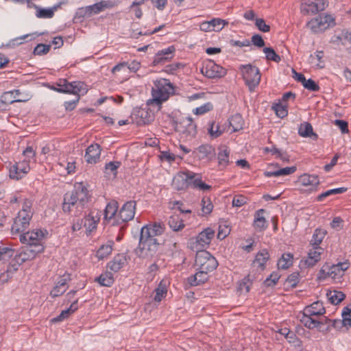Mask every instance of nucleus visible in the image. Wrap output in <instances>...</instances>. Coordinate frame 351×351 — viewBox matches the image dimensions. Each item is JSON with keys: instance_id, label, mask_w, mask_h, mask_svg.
<instances>
[{"instance_id": "f257e3e1", "label": "nucleus", "mask_w": 351, "mask_h": 351, "mask_svg": "<svg viewBox=\"0 0 351 351\" xmlns=\"http://www.w3.org/2000/svg\"><path fill=\"white\" fill-rule=\"evenodd\" d=\"M90 195L85 185L82 182H77L74 189L64 195L62 210L64 213H70L71 207L75 206L78 211H82L89 202Z\"/></svg>"}, {"instance_id": "f03ea898", "label": "nucleus", "mask_w": 351, "mask_h": 351, "mask_svg": "<svg viewBox=\"0 0 351 351\" xmlns=\"http://www.w3.org/2000/svg\"><path fill=\"white\" fill-rule=\"evenodd\" d=\"M174 94V86L169 80L161 78L154 82V86L152 90V99L148 104H156L160 106L167 101L171 95Z\"/></svg>"}, {"instance_id": "7ed1b4c3", "label": "nucleus", "mask_w": 351, "mask_h": 351, "mask_svg": "<svg viewBox=\"0 0 351 351\" xmlns=\"http://www.w3.org/2000/svg\"><path fill=\"white\" fill-rule=\"evenodd\" d=\"M159 245L157 239H148L140 235L138 246L135 250V253L139 258H151L156 254Z\"/></svg>"}, {"instance_id": "20e7f679", "label": "nucleus", "mask_w": 351, "mask_h": 351, "mask_svg": "<svg viewBox=\"0 0 351 351\" xmlns=\"http://www.w3.org/2000/svg\"><path fill=\"white\" fill-rule=\"evenodd\" d=\"M243 78L250 91L252 92L260 83L261 75L258 68L252 64L241 65Z\"/></svg>"}, {"instance_id": "39448f33", "label": "nucleus", "mask_w": 351, "mask_h": 351, "mask_svg": "<svg viewBox=\"0 0 351 351\" xmlns=\"http://www.w3.org/2000/svg\"><path fill=\"white\" fill-rule=\"evenodd\" d=\"M56 85L58 86V93L76 95H84L88 91L87 85L81 81L69 82L66 79H60Z\"/></svg>"}, {"instance_id": "423d86ee", "label": "nucleus", "mask_w": 351, "mask_h": 351, "mask_svg": "<svg viewBox=\"0 0 351 351\" xmlns=\"http://www.w3.org/2000/svg\"><path fill=\"white\" fill-rule=\"evenodd\" d=\"M195 264L198 267V269L207 272L214 271L218 266L217 259L210 252L204 250H197Z\"/></svg>"}, {"instance_id": "0eeeda50", "label": "nucleus", "mask_w": 351, "mask_h": 351, "mask_svg": "<svg viewBox=\"0 0 351 351\" xmlns=\"http://www.w3.org/2000/svg\"><path fill=\"white\" fill-rule=\"evenodd\" d=\"M335 19L329 14L319 15L311 19L306 26L314 33L322 32L328 27L335 25Z\"/></svg>"}, {"instance_id": "6e6552de", "label": "nucleus", "mask_w": 351, "mask_h": 351, "mask_svg": "<svg viewBox=\"0 0 351 351\" xmlns=\"http://www.w3.org/2000/svg\"><path fill=\"white\" fill-rule=\"evenodd\" d=\"M32 217V214H27L25 211H19L12 226V233L24 232L27 229Z\"/></svg>"}, {"instance_id": "1a4fd4ad", "label": "nucleus", "mask_w": 351, "mask_h": 351, "mask_svg": "<svg viewBox=\"0 0 351 351\" xmlns=\"http://www.w3.org/2000/svg\"><path fill=\"white\" fill-rule=\"evenodd\" d=\"M215 235V231L210 228H207L201 232L195 238L191 239V244H195V247L197 250L204 247L208 245Z\"/></svg>"}, {"instance_id": "9d476101", "label": "nucleus", "mask_w": 351, "mask_h": 351, "mask_svg": "<svg viewBox=\"0 0 351 351\" xmlns=\"http://www.w3.org/2000/svg\"><path fill=\"white\" fill-rule=\"evenodd\" d=\"M45 247L43 244H26L22 249L19 256L23 262L28 260H33L37 254L44 252Z\"/></svg>"}, {"instance_id": "9b49d317", "label": "nucleus", "mask_w": 351, "mask_h": 351, "mask_svg": "<svg viewBox=\"0 0 351 351\" xmlns=\"http://www.w3.org/2000/svg\"><path fill=\"white\" fill-rule=\"evenodd\" d=\"M29 162V160H24L13 165L10 168V178L19 180L26 175L30 169Z\"/></svg>"}, {"instance_id": "f8f14e48", "label": "nucleus", "mask_w": 351, "mask_h": 351, "mask_svg": "<svg viewBox=\"0 0 351 351\" xmlns=\"http://www.w3.org/2000/svg\"><path fill=\"white\" fill-rule=\"evenodd\" d=\"M194 178L193 172L177 174L172 181L173 187L177 191L184 190L190 185V181Z\"/></svg>"}, {"instance_id": "ddd939ff", "label": "nucleus", "mask_w": 351, "mask_h": 351, "mask_svg": "<svg viewBox=\"0 0 351 351\" xmlns=\"http://www.w3.org/2000/svg\"><path fill=\"white\" fill-rule=\"evenodd\" d=\"M326 6L325 0H315V1H310L305 0V2L302 5V12L304 14H315L319 11L324 10Z\"/></svg>"}, {"instance_id": "4468645a", "label": "nucleus", "mask_w": 351, "mask_h": 351, "mask_svg": "<svg viewBox=\"0 0 351 351\" xmlns=\"http://www.w3.org/2000/svg\"><path fill=\"white\" fill-rule=\"evenodd\" d=\"M164 229L163 225L160 223L146 225L141 228L140 235L148 239H156V236L161 235L163 233Z\"/></svg>"}, {"instance_id": "2eb2a0df", "label": "nucleus", "mask_w": 351, "mask_h": 351, "mask_svg": "<svg viewBox=\"0 0 351 351\" xmlns=\"http://www.w3.org/2000/svg\"><path fill=\"white\" fill-rule=\"evenodd\" d=\"M44 234L40 230L23 232L20 236V241L25 244H42Z\"/></svg>"}, {"instance_id": "dca6fc26", "label": "nucleus", "mask_w": 351, "mask_h": 351, "mask_svg": "<svg viewBox=\"0 0 351 351\" xmlns=\"http://www.w3.org/2000/svg\"><path fill=\"white\" fill-rule=\"evenodd\" d=\"M136 202L128 201L123 204L119 213V217L123 222L133 219L135 215Z\"/></svg>"}, {"instance_id": "f3484780", "label": "nucleus", "mask_w": 351, "mask_h": 351, "mask_svg": "<svg viewBox=\"0 0 351 351\" xmlns=\"http://www.w3.org/2000/svg\"><path fill=\"white\" fill-rule=\"evenodd\" d=\"M100 219V215L98 210H91L90 213L84 217V228L86 234H90L93 230L97 228V224Z\"/></svg>"}, {"instance_id": "a211bd4d", "label": "nucleus", "mask_w": 351, "mask_h": 351, "mask_svg": "<svg viewBox=\"0 0 351 351\" xmlns=\"http://www.w3.org/2000/svg\"><path fill=\"white\" fill-rule=\"evenodd\" d=\"M175 51L174 46H170L167 49L159 51L154 56L152 65L164 64L166 61L171 60Z\"/></svg>"}, {"instance_id": "6ab92c4d", "label": "nucleus", "mask_w": 351, "mask_h": 351, "mask_svg": "<svg viewBox=\"0 0 351 351\" xmlns=\"http://www.w3.org/2000/svg\"><path fill=\"white\" fill-rule=\"evenodd\" d=\"M194 153L199 160H211L215 156V149L213 146L205 144L198 147Z\"/></svg>"}, {"instance_id": "aec40b11", "label": "nucleus", "mask_w": 351, "mask_h": 351, "mask_svg": "<svg viewBox=\"0 0 351 351\" xmlns=\"http://www.w3.org/2000/svg\"><path fill=\"white\" fill-rule=\"evenodd\" d=\"M101 155L100 145L97 143L92 144L88 147L84 156L88 163L95 164L99 159Z\"/></svg>"}, {"instance_id": "412c9836", "label": "nucleus", "mask_w": 351, "mask_h": 351, "mask_svg": "<svg viewBox=\"0 0 351 351\" xmlns=\"http://www.w3.org/2000/svg\"><path fill=\"white\" fill-rule=\"evenodd\" d=\"M323 251L324 249L321 247H313L312 249L309 250L308 256L305 260V264L308 267L315 266L316 263L321 260V254Z\"/></svg>"}, {"instance_id": "4be33fe9", "label": "nucleus", "mask_w": 351, "mask_h": 351, "mask_svg": "<svg viewBox=\"0 0 351 351\" xmlns=\"http://www.w3.org/2000/svg\"><path fill=\"white\" fill-rule=\"evenodd\" d=\"M201 71L208 78L218 77L222 75V68L212 62L203 66Z\"/></svg>"}, {"instance_id": "5701e85b", "label": "nucleus", "mask_w": 351, "mask_h": 351, "mask_svg": "<svg viewBox=\"0 0 351 351\" xmlns=\"http://www.w3.org/2000/svg\"><path fill=\"white\" fill-rule=\"evenodd\" d=\"M299 182L305 186H311L310 190H315L319 184V180L317 176L304 173L299 178Z\"/></svg>"}, {"instance_id": "b1692460", "label": "nucleus", "mask_w": 351, "mask_h": 351, "mask_svg": "<svg viewBox=\"0 0 351 351\" xmlns=\"http://www.w3.org/2000/svg\"><path fill=\"white\" fill-rule=\"evenodd\" d=\"M195 274L188 278V282L191 286H197L206 282L208 279V273L202 269H198Z\"/></svg>"}, {"instance_id": "393cba45", "label": "nucleus", "mask_w": 351, "mask_h": 351, "mask_svg": "<svg viewBox=\"0 0 351 351\" xmlns=\"http://www.w3.org/2000/svg\"><path fill=\"white\" fill-rule=\"evenodd\" d=\"M113 7V3L110 1H101L93 5L87 6V10H89V14H96L100 12L104 11L106 8H110Z\"/></svg>"}, {"instance_id": "a878e982", "label": "nucleus", "mask_w": 351, "mask_h": 351, "mask_svg": "<svg viewBox=\"0 0 351 351\" xmlns=\"http://www.w3.org/2000/svg\"><path fill=\"white\" fill-rule=\"evenodd\" d=\"M298 134L302 137H311L314 141L318 138L317 134L313 132V127L308 122H304L300 124L298 128Z\"/></svg>"}, {"instance_id": "bb28decb", "label": "nucleus", "mask_w": 351, "mask_h": 351, "mask_svg": "<svg viewBox=\"0 0 351 351\" xmlns=\"http://www.w3.org/2000/svg\"><path fill=\"white\" fill-rule=\"evenodd\" d=\"M126 262V256L123 254H118L114 257L113 260L108 263V267L110 270L117 272L123 267Z\"/></svg>"}, {"instance_id": "cd10ccee", "label": "nucleus", "mask_w": 351, "mask_h": 351, "mask_svg": "<svg viewBox=\"0 0 351 351\" xmlns=\"http://www.w3.org/2000/svg\"><path fill=\"white\" fill-rule=\"evenodd\" d=\"M265 213V210L261 208L256 211L254 215V226L260 231L264 230L267 227V221L263 216Z\"/></svg>"}, {"instance_id": "c85d7f7f", "label": "nucleus", "mask_w": 351, "mask_h": 351, "mask_svg": "<svg viewBox=\"0 0 351 351\" xmlns=\"http://www.w3.org/2000/svg\"><path fill=\"white\" fill-rule=\"evenodd\" d=\"M304 311L305 313H308V315H322L326 313L322 302L319 301L315 302L306 307Z\"/></svg>"}, {"instance_id": "c756f323", "label": "nucleus", "mask_w": 351, "mask_h": 351, "mask_svg": "<svg viewBox=\"0 0 351 351\" xmlns=\"http://www.w3.org/2000/svg\"><path fill=\"white\" fill-rule=\"evenodd\" d=\"M313 315H308V313H304L300 318V322L308 328L313 329L315 328H317L320 325H323L324 323L321 321L316 320L313 319L312 317Z\"/></svg>"}, {"instance_id": "7c9ffc66", "label": "nucleus", "mask_w": 351, "mask_h": 351, "mask_svg": "<svg viewBox=\"0 0 351 351\" xmlns=\"http://www.w3.org/2000/svg\"><path fill=\"white\" fill-rule=\"evenodd\" d=\"M121 166V162L112 161L106 164L105 174L108 179H114L117 175V169Z\"/></svg>"}, {"instance_id": "2f4dec72", "label": "nucleus", "mask_w": 351, "mask_h": 351, "mask_svg": "<svg viewBox=\"0 0 351 351\" xmlns=\"http://www.w3.org/2000/svg\"><path fill=\"white\" fill-rule=\"evenodd\" d=\"M326 296L330 302L334 305L339 304L346 298V295L342 291L337 290H328Z\"/></svg>"}, {"instance_id": "473e14b6", "label": "nucleus", "mask_w": 351, "mask_h": 351, "mask_svg": "<svg viewBox=\"0 0 351 351\" xmlns=\"http://www.w3.org/2000/svg\"><path fill=\"white\" fill-rule=\"evenodd\" d=\"M219 149V152L217 155L219 165L222 167H226L230 163V150H228L226 146H221Z\"/></svg>"}, {"instance_id": "72a5a7b5", "label": "nucleus", "mask_w": 351, "mask_h": 351, "mask_svg": "<svg viewBox=\"0 0 351 351\" xmlns=\"http://www.w3.org/2000/svg\"><path fill=\"white\" fill-rule=\"evenodd\" d=\"M118 202L117 201L109 202L104 210V220L109 221L112 219L118 210Z\"/></svg>"}, {"instance_id": "f704fd0d", "label": "nucleus", "mask_w": 351, "mask_h": 351, "mask_svg": "<svg viewBox=\"0 0 351 351\" xmlns=\"http://www.w3.org/2000/svg\"><path fill=\"white\" fill-rule=\"evenodd\" d=\"M326 234L327 231L326 230L322 228H317L313 234L312 239L310 241V244L313 247H319V245L322 242Z\"/></svg>"}, {"instance_id": "c9c22d12", "label": "nucleus", "mask_w": 351, "mask_h": 351, "mask_svg": "<svg viewBox=\"0 0 351 351\" xmlns=\"http://www.w3.org/2000/svg\"><path fill=\"white\" fill-rule=\"evenodd\" d=\"M269 258V254L267 250H263L256 254L253 264H258V267H259L261 270H263L265 269V264Z\"/></svg>"}, {"instance_id": "e433bc0d", "label": "nucleus", "mask_w": 351, "mask_h": 351, "mask_svg": "<svg viewBox=\"0 0 351 351\" xmlns=\"http://www.w3.org/2000/svg\"><path fill=\"white\" fill-rule=\"evenodd\" d=\"M168 224L173 231H179L184 227L182 219L178 215L171 216L169 219Z\"/></svg>"}, {"instance_id": "4c0bfd02", "label": "nucleus", "mask_w": 351, "mask_h": 351, "mask_svg": "<svg viewBox=\"0 0 351 351\" xmlns=\"http://www.w3.org/2000/svg\"><path fill=\"white\" fill-rule=\"evenodd\" d=\"M230 125L232 128L233 132H237L243 129L244 121L239 114H236L229 119Z\"/></svg>"}, {"instance_id": "58836bf2", "label": "nucleus", "mask_w": 351, "mask_h": 351, "mask_svg": "<svg viewBox=\"0 0 351 351\" xmlns=\"http://www.w3.org/2000/svg\"><path fill=\"white\" fill-rule=\"evenodd\" d=\"M293 256L291 253L283 254L278 262V267L282 269H287L293 264Z\"/></svg>"}, {"instance_id": "ea45409f", "label": "nucleus", "mask_w": 351, "mask_h": 351, "mask_svg": "<svg viewBox=\"0 0 351 351\" xmlns=\"http://www.w3.org/2000/svg\"><path fill=\"white\" fill-rule=\"evenodd\" d=\"M97 281L101 286L110 287L114 282L112 274L110 272H106L101 274L99 276L96 278Z\"/></svg>"}, {"instance_id": "a19ab883", "label": "nucleus", "mask_w": 351, "mask_h": 351, "mask_svg": "<svg viewBox=\"0 0 351 351\" xmlns=\"http://www.w3.org/2000/svg\"><path fill=\"white\" fill-rule=\"evenodd\" d=\"M346 191H347V188H346V187H340V188L330 189V190H328V191L324 192V193H321L320 195H319L317 197V200L319 202H321L324 198H326L330 195L341 194V193L346 192Z\"/></svg>"}, {"instance_id": "79ce46f5", "label": "nucleus", "mask_w": 351, "mask_h": 351, "mask_svg": "<svg viewBox=\"0 0 351 351\" xmlns=\"http://www.w3.org/2000/svg\"><path fill=\"white\" fill-rule=\"evenodd\" d=\"M208 22L210 25L212 31L217 32L221 31L226 25L228 24V22L226 21V20H223L218 18L213 19Z\"/></svg>"}, {"instance_id": "37998d69", "label": "nucleus", "mask_w": 351, "mask_h": 351, "mask_svg": "<svg viewBox=\"0 0 351 351\" xmlns=\"http://www.w3.org/2000/svg\"><path fill=\"white\" fill-rule=\"evenodd\" d=\"M156 295L154 300L156 302H160L163 298H165L167 293L166 285L160 282L158 287L155 289Z\"/></svg>"}, {"instance_id": "c03bdc74", "label": "nucleus", "mask_w": 351, "mask_h": 351, "mask_svg": "<svg viewBox=\"0 0 351 351\" xmlns=\"http://www.w3.org/2000/svg\"><path fill=\"white\" fill-rule=\"evenodd\" d=\"M13 94H14V91H9V92L4 93L1 95V99H0V103L5 104V105H8V104H12L14 102H21V101H24V100H21V99H13V97H12Z\"/></svg>"}, {"instance_id": "a18cd8bd", "label": "nucleus", "mask_w": 351, "mask_h": 351, "mask_svg": "<svg viewBox=\"0 0 351 351\" xmlns=\"http://www.w3.org/2000/svg\"><path fill=\"white\" fill-rule=\"evenodd\" d=\"M264 53L266 54V59L267 60H272L275 62H280L281 60V58L279 55H278L273 48L271 47H265L263 49Z\"/></svg>"}, {"instance_id": "49530a36", "label": "nucleus", "mask_w": 351, "mask_h": 351, "mask_svg": "<svg viewBox=\"0 0 351 351\" xmlns=\"http://www.w3.org/2000/svg\"><path fill=\"white\" fill-rule=\"evenodd\" d=\"M112 250V245H103L97 252V256L99 259H104L111 254Z\"/></svg>"}, {"instance_id": "de8ad7c7", "label": "nucleus", "mask_w": 351, "mask_h": 351, "mask_svg": "<svg viewBox=\"0 0 351 351\" xmlns=\"http://www.w3.org/2000/svg\"><path fill=\"white\" fill-rule=\"evenodd\" d=\"M252 280L253 279L251 278L250 274L245 276L239 283V290L241 291L245 290L246 293H248L250 291Z\"/></svg>"}, {"instance_id": "09e8293b", "label": "nucleus", "mask_w": 351, "mask_h": 351, "mask_svg": "<svg viewBox=\"0 0 351 351\" xmlns=\"http://www.w3.org/2000/svg\"><path fill=\"white\" fill-rule=\"evenodd\" d=\"M36 16L39 19H51L53 17L54 14H53V10L50 8H42L39 7L36 13Z\"/></svg>"}, {"instance_id": "8fccbe9b", "label": "nucleus", "mask_w": 351, "mask_h": 351, "mask_svg": "<svg viewBox=\"0 0 351 351\" xmlns=\"http://www.w3.org/2000/svg\"><path fill=\"white\" fill-rule=\"evenodd\" d=\"M339 263L337 265H333L330 267L328 275L330 276L333 279H339L341 278L343 275V273L342 271V269L339 268Z\"/></svg>"}, {"instance_id": "3c124183", "label": "nucleus", "mask_w": 351, "mask_h": 351, "mask_svg": "<svg viewBox=\"0 0 351 351\" xmlns=\"http://www.w3.org/2000/svg\"><path fill=\"white\" fill-rule=\"evenodd\" d=\"M279 278L280 276L278 274L273 272L265 280L263 283L265 287H274L277 284Z\"/></svg>"}, {"instance_id": "603ef678", "label": "nucleus", "mask_w": 351, "mask_h": 351, "mask_svg": "<svg viewBox=\"0 0 351 351\" xmlns=\"http://www.w3.org/2000/svg\"><path fill=\"white\" fill-rule=\"evenodd\" d=\"M50 49V45L38 44L34 48L33 53L34 55L42 56L47 54L49 51Z\"/></svg>"}, {"instance_id": "864d4df0", "label": "nucleus", "mask_w": 351, "mask_h": 351, "mask_svg": "<svg viewBox=\"0 0 351 351\" xmlns=\"http://www.w3.org/2000/svg\"><path fill=\"white\" fill-rule=\"evenodd\" d=\"M274 110L278 117L283 118L288 114L287 106H283L282 104H277L273 106Z\"/></svg>"}, {"instance_id": "5fc2aeb1", "label": "nucleus", "mask_w": 351, "mask_h": 351, "mask_svg": "<svg viewBox=\"0 0 351 351\" xmlns=\"http://www.w3.org/2000/svg\"><path fill=\"white\" fill-rule=\"evenodd\" d=\"M202 210L205 214H210L213 208V205L210 199L203 197L202 199Z\"/></svg>"}, {"instance_id": "6e6d98bb", "label": "nucleus", "mask_w": 351, "mask_h": 351, "mask_svg": "<svg viewBox=\"0 0 351 351\" xmlns=\"http://www.w3.org/2000/svg\"><path fill=\"white\" fill-rule=\"evenodd\" d=\"M286 282L289 284V285L294 288L297 286L298 282H300V274L298 272H293L291 274H290Z\"/></svg>"}, {"instance_id": "4d7b16f0", "label": "nucleus", "mask_w": 351, "mask_h": 351, "mask_svg": "<svg viewBox=\"0 0 351 351\" xmlns=\"http://www.w3.org/2000/svg\"><path fill=\"white\" fill-rule=\"evenodd\" d=\"M213 104L210 102H208L204 104L203 106L196 108L193 112L195 114L199 115L210 111L211 110H213Z\"/></svg>"}, {"instance_id": "13d9d810", "label": "nucleus", "mask_w": 351, "mask_h": 351, "mask_svg": "<svg viewBox=\"0 0 351 351\" xmlns=\"http://www.w3.org/2000/svg\"><path fill=\"white\" fill-rule=\"evenodd\" d=\"M302 85L305 88L311 91L316 92L319 90L318 84L312 79L305 80Z\"/></svg>"}, {"instance_id": "bf43d9fd", "label": "nucleus", "mask_w": 351, "mask_h": 351, "mask_svg": "<svg viewBox=\"0 0 351 351\" xmlns=\"http://www.w3.org/2000/svg\"><path fill=\"white\" fill-rule=\"evenodd\" d=\"M255 25L257 28L263 32H269L270 31V26L266 24L263 19H256Z\"/></svg>"}, {"instance_id": "052dcab7", "label": "nucleus", "mask_w": 351, "mask_h": 351, "mask_svg": "<svg viewBox=\"0 0 351 351\" xmlns=\"http://www.w3.org/2000/svg\"><path fill=\"white\" fill-rule=\"evenodd\" d=\"M80 94L81 93L74 95L75 96V99H73L72 101H68L64 102V106L66 110L71 111V110H73L75 108L76 104L78 103V101L80 99Z\"/></svg>"}, {"instance_id": "680f3d73", "label": "nucleus", "mask_w": 351, "mask_h": 351, "mask_svg": "<svg viewBox=\"0 0 351 351\" xmlns=\"http://www.w3.org/2000/svg\"><path fill=\"white\" fill-rule=\"evenodd\" d=\"M247 203V197L239 195L234 197L232 199V206L236 207H241Z\"/></svg>"}, {"instance_id": "e2e57ef3", "label": "nucleus", "mask_w": 351, "mask_h": 351, "mask_svg": "<svg viewBox=\"0 0 351 351\" xmlns=\"http://www.w3.org/2000/svg\"><path fill=\"white\" fill-rule=\"evenodd\" d=\"M286 339L291 343H293L295 346H300V341L297 337L296 335L294 332L291 330H287L286 332Z\"/></svg>"}, {"instance_id": "0e129e2a", "label": "nucleus", "mask_w": 351, "mask_h": 351, "mask_svg": "<svg viewBox=\"0 0 351 351\" xmlns=\"http://www.w3.org/2000/svg\"><path fill=\"white\" fill-rule=\"evenodd\" d=\"M0 251L2 252L1 255H3L5 261L11 258L14 253V250L9 247L0 246Z\"/></svg>"}, {"instance_id": "69168bd1", "label": "nucleus", "mask_w": 351, "mask_h": 351, "mask_svg": "<svg viewBox=\"0 0 351 351\" xmlns=\"http://www.w3.org/2000/svg\"><path fill=\"white\" fill-rule=\"evenodd\" d=\"M251 42L254 46L258 47H263L265 46V41L259 34L253 35Z\"/></svg>"}, {"instance_id": "338daca9", "label": "nucleus", "mask_w": 351, "mask_h": 351, "mask_svg": "<svg viewBox=\"0 0 351 351\" xmlns=\"http://www.w3.org/2000/svg\"><path fill=\"white\" fill-rule=\"evenodd\" d=\"M71 315V313L67 309L63 310L58 316L53 317L51 322L53 323L62 322L68 318Z\"/></svg>"}, {"instance_id": "774afa93", "label": "nucleus", "mask_w": 351, "mask_h": 351, "mask_svg": "<svg viewBox=\"0 0 351 351\" xmlns=\"http://www.w3.org/2000/svg\"><path fill=\"white\" fill-rule=\"evenodd\" d=\"M335 124L339 128L343 134L348 133V122L343 120L337 119L335 121Z\"/></svg>"}]
</instances>
